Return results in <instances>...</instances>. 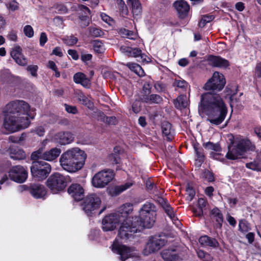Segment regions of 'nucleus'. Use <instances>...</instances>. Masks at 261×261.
Listing matches in <instances>:
<instances>
[{
	"instance_id": "nucleus-57",
	"label": "nucleus",
	"mask_w": 261,
	"mask_h": 261,
	"mask_svg": "<svg viewBox=\"0 0 261 261\" xmlns=\"http://www.w3.org/2000/svg\"><path fill=\"white\" fill-rule=\"evenodd\" d=\"M65 108L66 111L69 113L75 114L77 112V110L74 106H71L65 104Z\"/></svg>"
},
{
	"instance_id": "nucleus-42",
	"label": "nucleus",
	"mask_w": 261,
	"mask_h": 261,
	"mask_svg": "<svg viewBox=\"0 0 261 261\" xmlns=\"http://www.w3.org/2000/svg\"><path fill=\"white\" fill-rule=\"evenodd\" d=\"M194 148L197 156V160H198L200 163L204 161V155L202 151V149L198 147L197 145H194Z\"/></svg>"
},
{
	"instance_id": "nucleus-21",
	"label": "nucleus",
	"mask_w": 261,
	"mask_h": 261,
	"mask_svg": "<svg viewBox=\"0 0 261 261\" xmlns=\"http://www.w3.org/2000/svg\"><path fill=\"white\" fill-rule=\"evenodd\" d=\"M81 9L84 12V14H80L79 24L82 28H85L90 23V19L89 17V15L90 14V10L88 7L84 6H81Z\"/></svg>"
},
{
	"instance_id": "nucleus-31",
	"label": "nucleus",
	"mask_w": 261,
	"mask_h": 261,
	"mask_svg": "<svg viewBox=\"0 0 261 261\" xmlns=\"http://www.w3.org/2000/svg\"><path fill=\"white\" fill-rule=\"evenodd\" d=\"M125 65L139 76H142L145 75L144 70L139 64L135 63H127Z\"/></svg>"
},
{
	"instance_id": "nucleus-26",
	"label": "nucleus",
	"mask_w": 261,
	"mask_h": 261,
	"mask_svg": "<svg viewBox=\"0 0 261 261\" xmlns=\"http://www.w3.org/2000/svg\"><path fill=\"white\" fill-rule=\"evenodd\" d=\"M73 81L76 84H80L84 87H89L90 81L86 75L82 72H77L73 75Z\"/></svg>"
},
{
	"instance_id": "nucleus-40",
	"label": "nucleus",
	"mask_w": 261,
	"mask_h": 261,
	"mask_svg": "<svg viewBox=\"0 0 261 261\" xmlns=\"http://www.w3.org/2000/svg\"><path fill=\"white\" fill-rule=\"evenodd\" d=\"M44 148L41 147L37 150L34 151L31 154L32 160H35L39 159H42L44 155Z\"/></svg>"
},
{
	"instance_id": "nucleus-17",
	"label": "nucleus",
	"mask_w": 261,
	"mask_h": 261,
	"mask_svg": "<svg viewBox=\"0 0 261 261\" xmlns=\"http://www.w3.org/2000/svg\"><path fill=\"white\" fill-rule=\"evenodd\" d=\"M173 6L181 17L187 15L190 10V6L185 0H177L174 3Z\"/></svg>"
},
{
	"instance_id": "nucleus-46",
	"label": "nucleus",
	"mask_w": 261,
	"mask_h": 261,
	"mask_svg": "<svg viewBox=\"0 0 261 261\" xmlns=\"http://www.w3.org/2000/svg\"><path fill=\"white\" fill-rule=\"evenodd\" d=\"M47 67L53 70L55 72V76L57 77H59L60 76V73L58 70V68L55 64V63L53 61H49L47 64Z\"/></svg>"
},
{
	"instance_id": "nucleus-45",
	"label": "nucleus",
	"mask_w": 261,
	"mask_h": 261,
	"mask_svg": "<svg viewBox=\"0 0 261 261\" xmlns=\"http://www.w3.org/2000/svg\"><path fill=\"white\" fill-rule=\"evenodd\" d=\"M129 57H133L134 58H137L140 57L141 59L143 58L144 55L142 54V51L138 48H131L130 50Z\"/></svg>"
},
{
	"instance_id": "nucleus-39",
	"label": "nucleus",
	"mask_w": 261,
	"mask_h": 261,
	"mask_svg": "<svg viewBox=\"0 0 261 261\" xmlns=\"http://www.w3.org/2000/svg\"><path fill=\"white\" fill-rule=\"evenodd\" d=\"M214 18V17L212 15H203L199 22V26L201 28L204 27L206 23L211 22Z\"/></svg>"
},
{
	"instance_id": "nucleus-15",
	"label": "nucleus",
	"mask_w": 261,
	"mask_h": 261,
	"mask_svg": "<svg viewBox=\"0 0 261 261\" xmlns=\"http://www.w3.org/2000/svg\"><path fill=\"white\" fill-rule=\"evenodd\" d=\"M53 139L57 143L64 145L71 143L74 140V136L70 132H61L56 134Z\"/></svg>"
},
{
	"instance_id": "nucleus-33",
	"label": "nucleus",
	"mask_w": 261,
	"mask_h": 261,
	"mask_svg": "<svg viewBox=\"0 0 261 261\" xmlns=\"http://www.w3.org/2000/svg\"><path fill=\"white\" fill-rule=\"evenodd\" d=\"M162 258L165 261H175L176 255L173 250H164L161 252Z\"/></svg>"
},
{
	"instance_id": "nucleus-4",
	"label": "nucleus",
	"mask_w": 261,
	"mask_h": 261,
	"mask_svg": "<svg viewBox=\"0 0 261 261\" xmlns=\"http://www.w3.org/2000/svg\"><path fill=\"white\" fill-rule=\"evenodd\" d=\"M87 155L85 151L77 147L64 152L60 158L62 167L69 172H75L84 166Z\"/></svg>"
},
{
	"instance_id": "nucleus-47",
	"label": "nucleus",
	"mask_w": 261,
	"mask_h": 261,
	"mask_svg": "<svg viewBox=\"0 0 261 261\" xmlns=\"http://www.w3.org/2000/svg\"><path fill=\"white\" fill-rule=\"evenodd\" d=\"M151 89V84L150 82H146L144 83L143 88L142 92L141 95H147L148 94H150Z\"/></svg>"
},
{
	"instance_id": "nucleus-12",
	"label": "nucleus",
	"mask_w": 261,
	"mask_h": 261,
	"mask_svg": "<svg viewBox=\"0 0 261 261\" xmlns=\"http://www.w3.org/2000/svg\"><path fill=\"white\" fill-rule=\"evenodd\" d=\"M101 204L100 198L96 194L87 196L82 204L83 209L87 215H90L97 209Z\"/></svg>"
},
{
	"instance_id": "nucleus-34",
	"label": "nucleus",
	"mask_w": 261,
	"mask_h": 261,
	"mask_svg": "<svg viewBox=\"0 0 261 261\" xmlns=\"http://www.w3.org/2000/svg\"><path fill=\"white\" fill-rule=\"evenodd\" d=\"M117 4L120 15L122 17L127 16L128 11L124 2L123 0H117Z\"/></svg>"
},
{
	"instance_id": "nucleus-18",
	"label": "nucleus",
	"mask_w": 261,
	"mask_h": 261,
	"mask_svg": "<svg viewBox=\"0 0 261 261\" xmlns=\"http://www.w3.org/2000/svg\"><path fill=\"white\" fill-rule=\"evenodd\" d=\"M160 203L162 207L166 213L168 215L173 222L177 226H179L181 225L180 222L178 221L177 218L175 216L173 208L168 203V201L164 199H161L160 200Z\"/></svg>"
},
{
	"instance_id": "nucleus-58",
	"label": "nucleus",
	"mask_w": 261,
	"mask_h": 261,
	"mask_svg": "<svg viewBox=\"0 0 261 261\" xmlns=\"http://www.w3.org/2000/svg\"><path fill=\"white\" fill-rule=\"evenodd\" d=\"M19 7V4L15 1H12L9 3L8 8L10 10L15 11L17 10Z\"/></svg>"
},
{
	"instance_id": "nucleus-43",
	"label": "nucleus",
	"mask_w": 261,
	"mask_h": 261,
	"mask_svg": "<svg viewBox=\"0 0 261 261\" xmlns=\"http://www.w3.org/2000/svg\"><path fill=\"white\" fill-rule=\"evenodd\" d=\"M132 186V183L127 182L123 185L117 186L115 189V191L117 194H119L120 193L129 188Z\"/></svg>"
},
{
	"instance_id": "nucleus-13",
	"label": "nucleus",
	"mask_w": 261,
	"mask_h": 261,
	"mask_svg": "<svg viewBox=\"0 0 261 261\" xmlns=\"http://www.w3.org/2000/svg\"><path fill=\"white\" fill-rule=\"evenodd\" d=\"M10 179L18 183L24 182L28 177L27 171L19 165L13 167L9 171Z\"/></svg>"
},
{
	"instance_id": "nucleus-11",
	"label": "nucleus",
	"mask_w": 261,
	"mask_h": 261,
	"mask_svg": "<svg viewBox=\"0 0 261 261\" xmlns=\"http://www.w3.org/2000/svg\"><path fill=\"white\" fill-rule=\"evenodd\" d=\"M166 243L165 239L161 238L160 237H152L148 240L143 250L144 255H147L151 253L158 251Z\"/></svg>"
},
{
	"instance_id": "nucleus-56",
	"label": "nucleus",
	"mask_w": 261,
	"mask_h": 261,
	"mask_svg": "<svg viewBox=\"0 0 261 261\" xmlns=\"http://www.w3.org/2000/svg\"><path fill=\"white\" fill-rule=\"evenodd\" d=\"M242 94V93H240L239 95L238 96V94L232 98L233 99H229L230 106L231 107H236L237 106V103L239 102V97Z\"/></svg>"
},
{
	"instance_id": "nucleus-54",
	"label": "nucleus",
	"mask_w": 261,
	"mask_h": 261,
	"mask_svg": "<svg viewBox=\"0 0 261 261\" xmlns=\"http://www.w3.org/2000/svg\"><path fill=\"white\" fill-rule=\"evenodd\" d=\"M79 99L82 101L83 105L87 106L88 107L92 106V103L90 100L83 94H81L79 96Z\"/></svg>"
},
{
	"instance_id": "nucleus-49",
	"label": "nucleus",
	"mask_w": 261,
	"mask_h": 261,
	"mask_svg": "<svg viewBox=\"0 0 261 261\" xmlns=\"http://www.w3.org/2000/svg\"><path fill=\"white\" fill-rule=\"evenodd\" d=\"M38 69V66L35 65H29L27 68V71L30 72L31 75L34 77H36L37 76V71Z\"/></svg>"
},
{
	"instance_id": "nucleus-23",
	"label": "nucleus",
	"mask_w": 261,
	"mask_h": 261,
	"mask_svg": "<svg viewBox=\"0 0 261 261\" xmlns=\"http://www.w3.org/2000/svg\"><path fill=\"white\" fill-rule=\"evenodd\" d=\"M61 153L59 148L55 147L44 152L43 160L47 161H53L57 159Z\"/></svg>"
},
{
	"instance_id": "nucleus-64",
	"label": "nucleus",
	"mask_w": 261,
	"mask_h": 261,
	"mask_svg": "<svg viewBox=\"0 0 261 261\" xmlns=\"http://www.w3.org/2000/svg\"><path fill=\"white\" fill-rule=\"evenodd\" d=\"M255 75L261 77V62L257 64L255 69Z\"/></svg>"
},
{
	"instance_id": "nucleus-16",
	"label": "nucleus",
	"mask_w": 261,
	"mask_h": 261,
	"mask_svg": "<svg viewBox=\"0 0 261 261\" xmlns=\"http://www.w3.org/2000/svg\"><path fill=\"white\" fill-rule=\"evenodd\" d=\"M11 56L20 66H25L28 63L26 58L22 54V49L19 46H15L12 48Z\"/></svg>"
},
{
	"instance_id": "nucleus-30",
	"label": "nucleus",
	"mask_w": 261,
	"mask_h": 261,
	"mask_svg": "<svg viewBox=\"0 0 261 261\" xmlns=\"http://www.w3.org/2000/svg\"><path fill=\"white\" fill-rule=\"evenodd\" d=\"M174 103L177 109H181L187 107L188 105L187 96L184 95H180L174 100Z\"/></svg>"
},
{
	"instance_id": "nucleus-37",
	"label": "nucleus",
	"mask_w": 261,
	"mask_h": 261,
	"mask_svg": "<svg viewBox=\"0 0 261 261\" xmlns=\"http://www.w3.org/2000/svg\"><path fill=\"white\" fill-rule=\"evenodd\" d=\"M203 146L208 150H213L214 151H220L221 148L218 144H214L212 142H208L203 144Z\"/></svg>"
},
{
	"instance_id": "nucleus-6",
	"label": "nucleus",
	"mask_w": 261,
	"mask_h": 261,
	"mask_svg": "<svg viewBox=\"0 0 261 261\" xmlns=\"http://www.w3.org/2000/svg\"><path fill=\"white\" fill-rule=\"evenodd\" d=\"M46 186L53 194L63 191L66 187V181L64 176L59 173L51 175L46 181Z\"/></svg>"
},
{
	"instance_id": "nucleus-10",
	"label": "nucleus",
	"mask_w": 261,
	"mask_h": 261,
	"mask_svg": "<svg viewBox=\"0 0 261 261\" xmlns=\"http://www.w3.org/2000/svg\"><path fill=\"white\" fill-rule=\"evenodd\" d=\"M123 216L119 213H114L106 216L102 221V228L103 231L114 230L119 223L123 221Z\"/></svg>"
},
{
	"instance_id": "nucleus-51",
	"label": "nucleus",
	"mask_w": 261,
	"mask_h": 261,
	"mask_svg": "<svg viewBox=\"0 0 261 261\" xmlns=\"http://www.w3.org/2000/svg\"><path fill=\"white\" fill-rule=\"evenodd\" d=\"M141 109V103L140 100H135L132 105V110L135 113H138Z\"/></svg>"
},
{
	"instance_id": "nucleus-3",
	"label": "nucleus",
	"mask_w": 261,
	"mask_h": 261,
	"mask_svg": "<svg viewBox=\"0 0 261 261\" xmlns=\"http://www.w3.org/2000/svg\"><path fill=\"white\" fill-rule=\"evenodd\" d=\"M199 111L206 114L211 123L218 125L225 119L227 109L219 94L206 92L201 95Z\"/></svg>"
},
{
	"instance_id": "nucleus-36",
	"label": "nucleus",
	"mask_w": 261,
	"mask_h": 261,
	"mask_svg": "<svg viewBox=\"0 0 261 261\" xmlns=\"http://www.w3.org/2000/svg\"><path fill=\"white\" fill-rule=\"evenodd\" d=\"M92 45L94 50L97 53H101L105 50L103 43L98 40H94L92 42Z\"/></svg>"
},
{
	"instance_id": "nucleus-48",
	"label": "nucleus",
	"mask_w": 261,
	"mask_h": 261,
	"mask_svg": "<svg viewBox=\"0 0 261 261\" xmlns=\"http://www.w3.org/2000/svg\"><path fill=\"white\" fill-rule=\"evenodd\" d=\"M89 33L91 36L95 37H100L103 34L102 31L100 29L95 28H90Z\"/></svg>"
},
{
	"instance_id": "nucleus-44",
	"label": "nucleus",
	"mask_w": 261,
	"mask_h": 261,
	"mask_svg": "<svg viewBox=\"0 0 261 261\" xmlns=\"http://www.w3.org/2000/svg\"><path fill=\"white\" fill-rule=\"evenodd\" d=\"M239 229L242 232H247L250 229L249 223L245 220H241L239 222Z\"/></svg>"
},
{
	"instance_id": "nucleus-24",
	"label": "nucleus",
	"mask_w": 261,
	"mask_h": 261,
	"mask_svg": "<svg viewBox=\"0 0 261 261\" xmlns=\"http://www.w3.org/2000/svg\"><path fill=\"white\" fill-rule=\"evenodd\" d=\"M140 99L142 102L148 104H158L162 101V97L159 95L155 94L141 95Z\"/></svg>"
},
{
	"instance_id": "nucleus-35",
	"label": "nucleus",
	"mask_w": 261,
	"mask_h": 261,
	"mask_svg": "<svg viewBox=\"0 0 261 261\" xmlns=\"http://www.w3.org/2000/svg\"><path fill=\"white\" fill-rule=\"evenodd\" d=\"M211 214L215 218L218 223L221 225L223 219L222 214L220 213V211L217 208H214L212 210Z\"/></svg>"
},
{
	"instance_id": "nucleus-19",
	"label": "nucleus",
	"mask_w": 261,
	"mask_h": 261,
	"mask_svg": "<svg viewBox=\"0 0 261 261\" xmlns=\"http://www.w3.org/2000/svg\"><path fill=\"white\" fill-rule=\"evenodd\" d=\"M209 64L214 67L226 68L229 65V62L220 57L210 56L207 58Z\"/></svg>"
},
{
	"instance_id": "nucleus-5",
	"label": "nucleus",
	"mask_w": 261,
	"mask_h": 261,
	"mask_svg": "<svg viewBox=\"0 0 261 261\" xmlns=\"http://www.w3.org/2000/svg\"><path fill=\"white\" fill-rule=\"evenodd\" d=\"M235 148L231 149L229 146V150L226 154V157L230 160H236L241 156L243 153L247 151H254L255 149L254 144L247 139L237 138L234 141Z\"/></svg>"
},
{
	"instance_id": "nucleus-25",
	"label": "nucleus",
	"mask_w": 261,
	"mask_h": 261,
	"mask_svg": "<svg viewBox=\"0 0 261 261\" xmlns=\"http://www.w3.org/2000/svg\"><path fill=\"white\" fill-rule=\"evenodd\" d=\"M162 131L163 135L166 137L168 141L172 140L174 131L171 128V125L168 122H163L162 124Z\"/></svg>"
},
{
	"instance_id": "nucleus-61",
	"label": "nucleus",
	"mask_w": 261,
	"mask_h": 261,
	"mask_svg": "<svg viewBox=\"0 0 261 261\" xmlns=\"http://www.w3.org/2000/svg\"><path fill=\"white\" fill-rule=\"evenodd\" d=\"M109 158V160L113 163L118 164L120 161V158L117 154H111Z\"/></svg>"
},
{
	"instance_id": "nucleus-8",
	"label": "nucleus",
	"mask_w": 261,
	"mask_h": 261,
	"mask_svg": "<svg viewBox=\"0 0 261 261\" xmlns=\"http://www.w3.org/2000/svg\"><path fill=\"white\" fill-rule=\"evenodd\" d=\"M226 81L224 75L219 72H214L212 77L208 80L204 86V89L207 91H220L224 88Z\"/></svg>"
},
{
	"instance_id": "nucleus-29",
	"label": "nucleus",
	"mask_w": 261,
	"mask_h": 261,
	"mask_svg": "<svg viewBox=\"0 0 261 261\" xmlns=\"http://www.w3.org/2000/svg\"><path fill=\"white\" fill-rule=\"evenodd\" d=\"M133 211V205L129 203H126L122 205L119 208V213L120 215H122L123 217V222H126L127 220L124 221V219L126 217V216ZM126 219H128L127 218ZM128 220H130L128 219ZM123 224H122V225Z\"/></svg>"
},
{
	"instance_id": "nucleus-62",
	"label": "nucleus",
	"mask_w": 261,
	"mask_h": 261,
	"mask_svg": "<svg viewBox=\"0 0 261 261\" xmlns=\"http://www.w3.org/2000/svg\"><path fill=\"white\" fill-rule=\"evenodd\" d=\"M7 38L11 41H16L17 39L16 33L14 31L9 32L8 34Z\"/></svg>"
},
{
	"instance_id": "nucleus-41",
	"label": "nucleus",
	"mask_w": 261,
	"mask_h": 261,
	"mask_svg": "<svg viewBox=\"0 0 261 261\" xmlns=\"http://www.w3.org/2000/svg\"><path fill=\"white\" fill-rule=\"evenodd\" d=\"M63 41L65 44L69 46H72L75 44L78 39L76 37L72 36H67L64 39H63Z\"/></svg>"
},
{
	"instance_id": "nucleus-50",
	"label": "nucleus",
	"mask_w": 261,
	"mask_h": 261,
	"mask_svg": "<svg viewBox=\"0 0 261 261\" xmlns=\"http://www.w3.org/2000/svg\"><path fill=\"white\" fill-rule=\"evenodd\" d=\"M23 32L24 34L28 37L31 38L34 35L33 29L30 25H27L24 27Z\"/></svg>"
},
{
	"instance_id": "nucleus-1",
	"label": "nucleus",
	"mask_w": 261,
	"mask_h": 261,
	"mask_svg": "<svg viewBox=\"0 0 261 261\" xmlns=\"http://www.w3.org/2000/svg\"><path fill=\"white\" fill-rule=\"evenodd\" d=\"M155 207L150 203L144 204L140 211L139 217H135L132 220L127 219L121 225L117 238L112 246L113 252L120 255V259L124 261L133 255L134 248L127 247L119 242V238L126 241L135 233L140 231L143 228H150L154 224L156 219Z\"/></svg>"
},
{
	"instance_id": "nucleus-63",
	"label": "nucleus",
	"mask_w": 261,
	"mask_h": 261,
	"mask_svg": "<svg viewBox=\"0 0 261 261\" xmlns=\"http://www.w3.org/2000/svg\"><path fill=\"white\" fill-rule=\"evenodd\" d=\"M105 121L109 124H115L117 120L115 117H107L105 119Z\"/></svg>"
},
{
	"instance_id": "nucleus-20",
	"label": "nucleus",
	"mask_w": 261,
	"mask_h": 261,
	"mask_svg": "<svg viewBox=\"0 0 261 261\" xmlns=\"http://www.w3.org/2000/svg\"><path fill=\"white\" fill-rule=\"evenodd\" d=\"M30 192L36 199L43 198L46 194L44 187L41 185L34 184L31 186Z\"/></svg>"
},
{
	"instance_id": "nucleus-53",
	"label": "nucleus",
	"mask_w": 261,
	"mask_h": 261,
	"mask_svg": "<svg viewBox=\"0 0 261 261\" xmlns=\"http://www.w3.org/2000/svg\"><path fill=\"white\" fill-rule=\"evenodd\" d=\"M202 177L208 182H211L214 180L213 175L209 171H204L202 174Z\"/></svg>"
},
{
	"instance_id": "nucleus-22",
	"label": "nucleus",
	"mask_w": 261,
	"mask_h": 261,
	"mask_svg": "<svg viewBox=\"0 0 261 261\" xmlns=\"http://www.w3.org/2000/svg\"><path fill=\"white\" fill-rule=\"evenodd\" d=\"M8 152L10 157L15 160H23L25 158L23 150L17 147H10Z\"/></svg>"
},
{
	"instance_id": "nucleus-14",
	"label": "nucleus",
	"mask_w": 261,
	"mask_h": 261,
	"mask_svg": "<svg viewBox=\"0 0 261 261\" xmlns=\"http://www.w3.org/2000/svg\"><path fill=\"white\" fill-rule=\"evenodd\" d=\"M68 193L76 201H81L85 196L83 188L78 184H73L68 188Z\"/></svg>"
},
{
	"instance_id": "nucleus-52",
	"label": "nucleus",
	"mask_w": 261,
	"mask_h": 261,
	"mask_svg": "<svg viewBox=\"0 0 261 261\" xmlns=\"http://www.w3.org/2000/svg\"><path fill=\"white\" fill-rule=\"evenodd\" d=\"M32 132L40 137L43 136L45 132V128L42 126H37Z\"/></svg>"
},
{
	"instance_id": "nucleus-2",
	"label": "nucleus",
	"mask_w": 261,
	"mask_h": 261,
	"mask_svg": "<svg viewBox=\"0 0 261 261\" xmlns=\"http://www.w3.org/2000/svg\"><path fill=\"white\" fill-rule=\"evenodd\" d=\"M30 107L23 100H14L2 110V128L7 133H14L27 128L30 124L28 118Z\"/></svg>"
},
{
	"instance_id": "nucleus-38",
	"label": "nucleus",
	"mask_w": 261,
	"mask_h": 261,
	"mask_svg": "<svg viewBox=\"0 0 261 261\" xmlns=\"http://www.w3.org/2000/svg\"><path fill=\"white\" fill-rule=\"evenodd\" d=\"M198 256L203 261H212L213 256L210 254L204 252L202 250H199L197 251Z\"/></svg>"
},
{
	"instance_id": "nucleus-60",
	"label": "nucleus",
	"mask_w": 261,
	"mask_h": 261,
	"mask_svg": "<svg viewBox=\"0 0 261 261\" xmlns=\"http://www.w3.org/2000/svg\"><path fill=\"white\" fill-rule=\"evenodd\" d=\"M47 37L46 34L44 32L41 33V34L40 35V40H39L40 45L41 46H44V45L47 42Z\"/></svg>"
},
{
	"instance_id": "nucleus-55",
	"label": "nucleus",
	"mask_w": 261,
	"mask_h": 261,
	"mask_svg": "<svg viewBox=\"0 0 261 261\" xmlns=\"http://www.w3.org/2000/svg\"><path fill=\"white\" fill-rule=\"evenodd\" d=\"M186 192L188 195L187 197L188 199L192 200L195 195V191L192 187L188 186L186 189Z\"/></svg>"
},
{
	"instance_id": "nucleus-9",
	"label": "nucleus",
	"mask_w": 261,
	"mask_h": 261,
	"mask_svg": "<svg viewBox=\"0 0 261 261\" xmlns=\"http://www.w3.org/2000/svg\"><path fill=\"white\" fill-rule=\"evenodd\" d=\"M33 176L38 180L45 179L51 171V166L45 162H36L31 168Z\"/></svg>"
},
{
	"instance_id": "nucleus-32",
	"label": "nucleus",
	"mask_w": 261,
	"mask_h": 261,
	"mask_svg": "<svg viewBox=\"0 0 261 261\" xmlns=\"http://www.w3.org/2000/svg\"><path fill=\"white\" fill-rule=\"evenodd\" d=\"M225 98L233 99L232 98L238 94V86L236 85L228 86L225 89Z\"/></svg>"
},
{
	"instance_id": "nucleus-28",
	"label": "nucleus",
	"mask_w": 261,
	"mask_h": 261,
	"mask_svg": "<svg viewBox=\"0 0 261 261\" xmlns=\"http://www.w3.org/2000/svg\"><path fill=\"white\" fill-rule=\"evenodd\" d=\"M128 5L132 7V12L134 16H139L142 12L141 5L139 0H126Z\"/></svg>"
},
{
	"instance_id": "nucleus-27",
	"label": "nucleus",
	"mask_w": 261,
	"mask_h": 261,
	"mask_svg": "<svg viewBox=\"0 0 261 261\" xmlns=\"http://www.w3.org/2000/svg\"><path fill=\"white\" fill-rule=\"evenodd\" d=\"M199 243L204 246L217 247L219 245L218 241L214 238H211L207 236L201 237L199 239Z\"/></svg>"
},
{
	"instance_id": "nucleus-7",
	"label": "nucleus",
	"mask_w": 261,
	"mask_h": 261,
	"mask_svg": "<svg viewBox=\"0 0 261 261\" xmlns=\"http://www.w3.org/2000/svg\"><path fill=\"white\" fill-rule=\"evenodd\" d=\"M114 175V173L112 170H101L96 173L93 177L92 185L95 188H105L113 180Z\"/></svg>"
},
{
	"instance_id": "nucleus-59",
	"label": "nucleus",
	"mask_w": 261,
	"mask_h": 261,
	"mask_svg": "<svg viewBox=\"0 0 261 261\" xmlns=\"http://www.w3.org/2000/svg\"><path fill=\"white\" fill-rule=\"evenodd\" d=\"M174 85L181 88H184L187 86V83L184 80H176L174 83Z\"/></svg>"
}]
</instances>
